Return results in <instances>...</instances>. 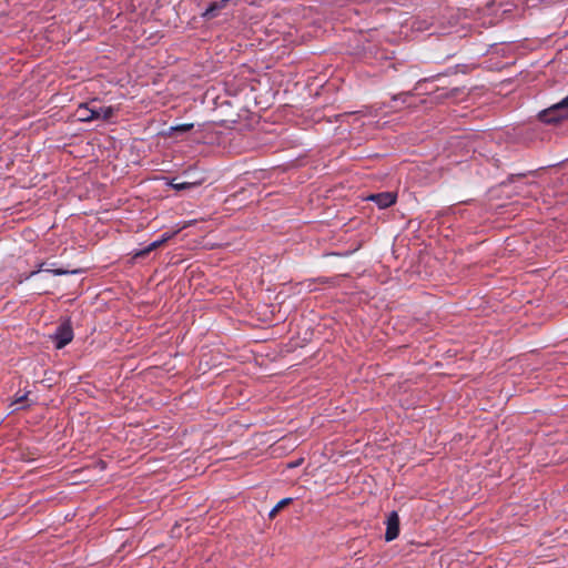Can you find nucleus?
Masks as SVG:
<instances>
[{"mask_svg":"<svg viewBox=\"0 0 568 568\" xmlns=\"http://www.w3.org/2000/svg\"><path fill=\"white\" fill-rule=\"evenodd\" d=\"M114 114L112 106H97L94 102L80 104L75 111V116L81 122L93 120H109Z\"/></svg>","mask_w":568,"mask_h":568,"instance_id":"obj_1","label":"nucleus"},{"mask_svg":"<svg viewBox=\"0 0 568 568\" xmlns=\"http://www.w3.org/2000/svg\"><path fill=\"white\" fill-rule=\"evenodd\" d=\"M538 118L544 123H557L568 119V95L558 103L539 112Z\"/></svg>","mask_w":568,"mask_h":568,"instance_id":"obj_2","label":"nucleus"},{"mask_svg":"<svg viewBox=\"0 0 568 568\" xmlns=\"http://www.w3.org/2000/svg\"><path fill=\"white\" fill-rule=\"evenodd\" d=\"M51 337L58 349L67 346L73 339V329L70 322L61 323Z\"/></svg>","mask_w":568,"mask_h":568,"instance_id":"obj_3","label":"nucleus"},{"mask_svg":"<svg viewBox=\"0 0 568 568\" xmlns=\"http://www.w3.org/2000/svg\"><path fill=\"white\" fill-rule=\"evenodd\" d=\"M399 534V517L396 511H392L386 520L385 540L392 541L398 537Z\"/></svg>","mask_w":568,"mask_h":568,"instance_id":"obj_4","label":"nucleus"},{"mask_svg":"<svg viewBox=\"0 0 568 568\" xmlns=\"http://www.w3.org/2000/svg\"><path fill=\"white\" fill-rule=\"evenodd\" d=\"M368 199L375 202L379 209H386L396 201V196L390 192L373 194Z\"/></svg>","mask_w":568,"mask_h":568,"instance_id":"obj_5","label":"nucleus"},{"mask_svg":"<svg viewBox=\"0 0 568 568\" xmlns=\"http://www.w3.org/2000/svg\"><path fill=\"white\" fill-rule=\"evenodd\" d=\"M172 237V234H169V233H164L160 240H156V241H153L152 243H150L148 246H145L144 248L135 252L134 256L135 257H140V256H145L146 254H149L150 252L156 250L158 247H160L162 244H164L166 241H169L170 239Z\"/></svg>","mask_w":568,"mask_h":568,"instance_id":"obj_6","label":"nucleus"},{"mask_svg":"<svg viewBox=\"0 0 568 568\" xmlns=\"http://www.w3.org/2000/svg\"><path fill=\"white\" fill-rule=\"evenodd\" d=\"M231 1L232 0H220V1L212 2L209 6V8L205 10V12L203 13V17L207 18V19L216 17L217 11L225 8L227 6V3Z\"/></svg>","mask_w":568,"mask_h":568,"instance_id":"obj_7","label":"nucleus"},{"mask_svg":"<svg viewBox=\"0 0 568 568\" xmlns=\"http://www.w3.org/2000/svg\"><path fill=\"white\" fill-rule=\"evenodd\" d=\"M202 183V181H192V182H175L174 180L170 183V185L176 190V191H182V190H186V189H191V187H195L197 185H200Z\"/></svg>","mask_w":568,"mask_h":568,"instance_id":"obj_8","label":"nucleus"},{"mask_svg":"<svg viewBox=\"0 0 568 568\" xmlns=\"http://www.w3.org/2000/svg\"><path fill=\"white\" fill-rule=\"evenodd\" d=\"M27 397H28V393H24L22 395L17 394L14 396L13 402L11 403V406H17V409L24 407L23 403L27 400Z\"/></svg>","mask_w":568,"mask_h":568,"instance_id":"obj_9","label":"nucleus"},{"mask_svg":"<svg viewBox=\"0 0 568 568\" xmlns=\"http://www.w3.org/2000/svg\"><path fill=\"white\" fill-rule=\"evenodd\" d=\"M193 126H194L193 123H183V124H178L175 126H172L171 131L187 132V131L192 130Z\"/></svg>","mask_w":568,"mask_h":568,"instance_id":"obj_10","label":"nucleus"},{"mask_svg":"<svg viewBox=\"0 0 568 568\" xmlns=\"http://www.w3.org/2000/svg\"><path fill=\"white\" fill-rule=\"evenodd\" d=\"M304 462V458L300 457L291 462H286V469H292L301 466Z\"/></svg>","mask_w":568,"mask_h":568,"instance_id":"obj_11","label":"nucleus"},{"mask_svg":"<svg viewBox=\"0 0 568 568\" xmlns=\"http://www.w3.org/2000/svg\"><path fill=\"white\" fill-rule=\"evenodd\" d=\"M284 508V498L278 500L274 508L270 511V516H274V514Z\"/></svg>","mask_w":568,"mask_h":568,"instance_id":"obj_12","label":"nucleus"},{"mask_svg":"<svg viewBox=\"0 0 568 568\" xmlns=\"http://www.w3.org/2000/svg\"><path fill=\"white\" fill-rule=\"evenodd\" d=\"M42 267H43V263H42V264H40V266H39V268H38V270L32 271V272L27 276V278H30V277L34 276L36 274H38L40 271H42Z\"/></svg>","mask_w":568,"mask_h":568,"instance_id":"obj_13","label":"nucleus"},{"mask_svg":"<svg viewBox=\"0 0 568 568\" xmlns=\"http://www.w3.org/2000/svg\"><path fill=\"white\" fill-rule=\"evenodd\" d=\"M54 275H64L67 274L68 272L64 271V270H61V268H58V270H53L51 271Z\"/></svg>","mask_w":568,"mask_h":568,"instance_id":"obj_14","label":"nucleus"},{"mask_svg":"<svg viewBox=\"0 0 568 568\" xmlns=\"http://www.w3.org/2000/svg\"><path fill=\"white\" fill-rule=\"evenodd\" d=\"M291 500H292L291 498L285 499L286 506L291 503Z\"/></svg>","mask_w":568,"mask_h":568,"instance_id":"obj_15","label":"nucleus"}]
</instances>
